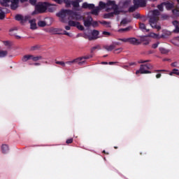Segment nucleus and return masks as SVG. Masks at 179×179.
Wrapping results in <instances>:
<instances>
[{"instance_id": "de8ad7c7", "label": "nucleus", "mask_w": 179, "mask_h": 179, "mask_svg": "<svg viewBox=\"0 0 179 179\" xmlns=\"http://www.w3.org/2000/svg\"><path fill=\"white\" fill-rule=\"evenodd\" d=\"M134 10H135V8H131L129 9V11H130V12H134Z\"/></svg>"}, {"instance_id": "603ef678", "label": "nucleus", "mask_w": 179, "mask_h": 179, "mask_svg": "<svg viewBox=\"0 0 179 179\" xmlns=\"http://www.w3.org/2000/svg\"><path fill=\"white\" fill-rule=\"evenodd\" d=\"M93 26H97V22H93Z\"/></svg>"}, {"instance_id": "4d7b16f0", "label": "nucleus", "mask_w": 179, "mask_h": 179, "mask_svg": "<svg viewBox=\"0 0 179 179\" xmlns=\"http://www.w3.org/2000/svg\"><path fill=\"white\" fill-rule=\"evenodd\" d=\"M172 66H176V64L175 63L172 64Z\"/></svg>"}, {"instance_id": "09e8293b", "label": "nucleus", "mask_w": 179, "mask_h": 179, "mask_svg": "<svg viewBox=\"0 0 179 179\" xmlns=\"http://www.w3.org/2000/svg\"><path fill=\"white\" fill-rule=\"evenodd\" d=\"M177 12H178L177 10H174L173 11V13H175V15H178V13H177Z\"/></svg>"}, {"instance_id": "423d86ee", "label": "nucleus", "mask_w": 179, "mask_h": 179, "mask_svg": "<svg viewBox=\"0 0 179 179\" xmlns=\"http://www.w3.org/2000/svg\"><path fill=\"white\" fill-rule=\"evenodd\" d=\"M99 37V31H86L85 38L88 40H94Z\"/></svg>"}, {"instance_id": "7c9ffc66", "label": "nucleus", "mask_w": 179, "mask_h": 179, "mask_svg": "<svg viewBox=\"0 0 179 179\" xmlns=\"http://www.w3.org/2000/svg\"><path fill=\"white\" fill-rule=\"evenodd\" d=\"M119 40H120V41H122L123 43H129V38H120Z\"/></svg>"}, {"instance_id": "39448f33", "label": "nucleus", "mask_w": 179, "mask_h": 179, "mask_svg": "<svg viewBox=\"0 0 179 179\" xmlns=\"http://www.w3.org/2000/svg\"><path fill=\"white\" fill-rule=\"evenodd\" d=\"M3 6H10L11 9H16L19 6V0H1Z\"/></svg>"}, {"instance_id": "a211bd4d", "label": "nucleus", "mask_w": 179, "mask_h": 179, "mask_svg": "<svg viewBox=\"0 0 179 179\" xmlns=\"http://www.w3.org/2000/svg\"><path fill=\"white\" fill-rule=\"evenodd\" d=\"M148 37H151L152 38H160V34H155V32H150L148 34Z\"/></svg>"}, {"instance_id": "aec40b11", "label": "nucleus", "mask_w": 179, "mask_h": 179, "mask_svg": "<svg viewBox=\"0 0 179 179\" xmlns=\"http://www.w3.org/2000/svg\"><path fill=\"white\" fill-rule=\"evenodd\" d=\"M50 33H52L53 34H55L57 33H59V31H61V29H58V28H50L49 29Z\"/></svg>"}, {"instance_id": "cd10ccee", "label": "nucleus", "mask_w": 179, "mask_h": 179, "mask_svg": "<svg viewBox=\"0 0 179 179\" xmlns=\"http://www.w3.org/2000/svg\"><path fill=\"white\" fill-rule=\"evenodd\" d=\"M159 50L162 54H167V52H169V50L166 49L165 48H160Z\"/></svg>"}, {"instance_id": "1a4fd4ad", "label": "nucleus", "mask_w": 179, "mask_h": 179, "mask_svg": "<svg viewBox=\"0 0 179 179\" xmlns=\"http://www.w3.org/2000/svg\"><path fill=\"white\" fill-rule=\"evenodd\" d=\"M69 19H72V20H70L69 21V26H71L72 27H77V29H78L79 30H83V26H82L80 23L76 21H73V20H76V19H73V18H69Z\"/></svg>"}, {"instance_id": "bb28decb", "label": "nucleus", "mask_w": 179, "mask_h": 179, "mask_svg": "<svg viewBox=\"0 0 179 179\" xmlns=\"http://www.w3.org/2000/svg\"><path fill=\"white\" fill-rule=\"evenodd\" d=\"M8 55V52L5 50L0 51V57H6Z\"/></svg>"}, {"instance_id": "b1692460", "label": "nucleus", "mask_w": 179, "mask_h": 179, "mask_svg": "<svg viewBox=\"0 0 179 179\" xmlns=\"http://www.w3.org/2000/svg\"><path fill=\"white\" fill-rule=\"evenodd\" d=\"M55 64L57 65H60L61 66H63V68H65L66 66V64L64 62H59V61H56Z\"/></svg>"}, {"instance_id": "412c9836", "label": "nucleus", "mask_w": 179, "mask_h": 179, "mask_svg": "<svg viewBox=\"0 0 179 179\" xmlns=\"http://www.w3.org/2000/svg\"><path fill=\"white\" fill-rule=\"evenodd\" d=\"M1 150L3 153H6L9 150V147L8 146V145H3L1 146Z\"/></svg>"}, {"instance_id": "a18cd8bd", "label": "nucleus", "mask_w": 179, "mask_h": 179, "mask_svg": "<svg viewBox=\"0 0 179 179\" xmlns=\"http://www.w3.org/2000/svg\"><path fill=\"white\" fill-rule=\"evenodd\" d=\"M65 29H66V30H71V27L70 26H66Z\"/></svg>"}, {"instance_id": "f3484780", "label": "nucleus", "mask_w": 179, "mask_h": 179, "mask_svg": "<svg viewBox=\"0 0 179 179\" xmlns=\"http://www.w3.org/2000/svg\"><path fill=\"white\" fill-rule=\"evenodd\" d=\"M82 8L84 9H93L94 8V4H89L87 3H83Z\"/></svg>"}, {"instance_id": "20e7f679", "label": "nucleus", "mask_w": 179, "mask_h": 179, "mask_svg": "<svg viewBox=\"0 0 179 179\" xmlns=\"http://www.w3.org/2000/svg\"><path fill=\"white\" fill-rule=\"evenodd\" d=\"M55 8V6L51 5L47 2L38 3V5L36 6V10H38V12H40L41 13H43V12H45L47 9H48L50 12H52Z\"/></svg>"}, {"instance_id": "49530a36", "label": "nucleus", "mask_w": 179, "mask_h": 179, "mask_svg": "<svg viewBox=\"0 0 179 179\" xmlns=\"http://www.w3.org/2000/svg\"><path fill=\"white\" fill-rule=\"evenodd\" d=\"M161 77H162V74H157V75L156 76L157 79H159V78H160Z\"/></svg>"}, {"instance_id": "c85d7f7f", "label": "nucleus", "mask_w": 179, "mask_h": 179, "mask_svg": "<svg viewBox=\"0 0 179 179\" xmlns=\"http://www.w3.org/2000/svg\"><path fill=\"white\" fill-rule=\"evenodd\" d=\"M101 24H103V26H105L106 27H111V24L110 22L103 21L101 22Z\"/></svg>"}, {"instance_id": "f8f14e48", "label": "nucleus", "mask_w": 179, "mask_h": 179, "mask_svg": "<svg viewBox=\"0 0 179 179\" xmlns=\"http://www.w3.org/2000/svg\"><path fill=\"white\" fill-rule=\"evenodd\" d=\"M146 69H149V66H148V65H141L140 70H138L136 72V74L138 75V73H150V72Z\"/></svg>"}, {"instance_id": "ea45409f", "label": "nucleus", "mask_w": 179, "mask_h": 179, "mask_svg": "<svg viewBox=\"0 0 179 179\" xmlns=\"http://www.w3.org/2000/svg\"><path fill=\"white\" fill-rule=\"evenodd\" d=\"M127 23H128V20H123L121 22V24H127Z\"/></svg>"}, {"instance_id": "79ce46f5", "label": "nucleus", "mask_w": 179, "mask_h": 179, "mask_svg": "<svg viewBox=\"0 0 179 179\" xmlns=\"http://www.w3.org/2000/svg\"><path fill=\"white\" fill-rule=\"evenodd\" d=\"M72 142H73V139H72V138H70L66 141V143H72Z\"/></svg>"}, {"instance_id": "4c0bfd02", "label": "nucleus", "mask_w": 179, "mask_h": 179, "mask_svg": "<svg viewBox=\"0 0 179 179\" xmlns=\"http://www.w3.org/2000/svg\"><path fill=\"white\" fill-rule=\"evenodd\" d=\"M103 34H104L105 36H111V34H110V32H108V31H103Z\"/></svg>"}, {"instance_id": "72a5a7b5", "label": "nucleus", "mask_w": 179, "mask_h": 179, "mask_svg": "<svg viewBox=\"0 0 179 179\" xmlns=\"http://www.w3.org/2000/svg\"><path fill=\"white\" fill-rule=\"evenodd\" d=\"M173 70L174 75H178V76H179V70L177 69H174Z\"/></svg>"}, {"instance_id": "052dcab7", "label": "nucleus", "mask_w": 179, "mask_h": 179, "mask_svg": "<svg viewBox=\"0 0 179 179\" xmlns=\"http://www.w3.org/2000/svg\"><path fill=\"white\" fill-rule=\"evenodd\" d=\"M89 36H92V34H89Z\"/></svg>"}, {"instance_id": "c756f323", "label": "nucleus", "mask_w": 179, "mask_h": 179, "mask_svg": "<svg viewBox=\"0 0 179 179\" xmlns=\"http://www.w3.org/2000/svg\"><path fill=\"white\" fill-rule=\"evenodd\" d=\"M17 31V28H13L10 29V34L11 36H13L15 34V32Z\"/></svg>"}, {"instance_id": "f704fd0d", "label": "nucleus", "mask_w": 179, "mask_h": 179, "mask_svg": "<svg viewBox=\"0 0 179 179\" xmlns=\"http://www.w3.org/2000/svg\"><path fill=\"white\" fill-rule=\"evenodd\" d=\"M61 34H65L66 36H69V37H71V34L66 32V31H63L62 33H61Z\"/></svg>"}, {"instance_id": "4468645a", "label": "nucleus", "mask_w": 179, "mask_h": 179, "mask_svg": "<svg viewBox=\"0 0 179 179\" xmlns=\"http://www.w3.org/2000/svg\"><path fill=\"white\" fill-rule=\"evenodd\" d=\"M163 6H166V9H171V8L173 7V4L170 3H163L161 5L158 6V9H159V10H163Z\"/></svg>"}, {"instance_id": "5701e85b", "label": "nucleus", "mask_w": 179, "mask_h": 179, "mask_svg": "<svg viewBox=\"0 0 179 179\" xmlns=\"http://www.w3.org/2000/svg\"><path fill=\"white\" fill-rule=\"evenodd\" d=\"M140 29L143 30V31H149V29H146V25L145 24H140Z\"/></svg>"}, {"instance_id": "f257e3e1", "label": "nucleus", "mask_w": 179, "mask_h": 179, "mask_svg": "<svg viewBox=\"0 0 179 179\" xmlns=\"http://www.w3.org/2000/svg\"><path fill=\"white\" fill-rule=\"evenodd\" d=\"M99 8L101 9H106L107 11L111 9L112 12L110 14V16H114V15H119L120 10H118V7L115 5L114 1H108L107 3H105L103 1H100L99 4Z\"/></svg>"}, {"instance_id": "473e14b6", "label": "nucleus", "mask_w": 179, "mask_h": 179, "mask_svg": "<svg viewBox=\"0 0 179 179\" xmlns=\"http://www.w3.org/2000/svg\"><path fill=\"white\" fill-rule=\"evenodd\" d=\"M3 43L4 45H6V47L10 46V42H9L8 41H3Z\"/></svg>"}, {"instance_id": "c9c22d12", "label": "nucleus", "mask_w": 179, "mask_h": 179, "mask_svg": "<svg viewBox=\"0 0 179 179\" xmlns=\"http://www.w3.org/2000/svg\"><path fill=\"white\" fill-rule=\"evenodd\" d=\"M37 2V0H29V3L31 5H36V3Z\"/></svg>"}, {"instance_id": "8fccbe9b", "label": "nucleus", "mask_w": 179, "mask_h": 179, "mask_svg": "<svg viewBox=\"0 0 179 179\" xmlns=\"http://www.w3.org/2000/svg\"><path fill=\"white\" fill-rule=\"evenodd\" d=\"M34 65H35V66H40V63H35Z\"/></svg>"}, {"instance_id": "dca6fc26", "label": "nucleus", "mask_w": 179, "mask_h": 179, "mask_svg": "<svg viewBox=\"0 0 179 179\" xmlns=\"http://www.w3.org/2000/svg\"><path fill=\"white\" fill-rule=\"evenodd\" d=\"M89 57H79L76 59H78V62H76V64H78V65H83L85 62H86V59H88Z\"/></svg>"}, {"instance_id": "e433bc0d", "label": "nucleus", "mask_w": 179, "mask_h": 179, "mask_svg": "<svg viewBox=\"0 0 179 179\" xmlns=\"http://www.w3.org/2000/svg\"><path fill=\"white\" fill-rule=\"evenodd\" d=\"M5 17V13H0V19H3Z\"/></svg>"}, {"instance_id": "2eb2a0df", "label": "nucleus", "mask_w": 179, "mask_h": 179, "mask_svg": "<svg viewBox=\"0 0 179 179\" xmlns=\"http://www.w3.org/2000/svg\"><path fill=\"white\" fill-rule=\"evenodd\" d=\"M29 24L31 30L37 29V23H36L35 19L29 20Z\"/></svg>"}, {"instance_id": "a878e982", "label": "nucleus", "mask_w": 179, "mask_h": 179, "mask_svg": "<svg viewBox=\"0 0 179 179\" xmlns=\"http://www.w3.org/2000/svg\"><path fill=\"white\" fill-rule=\"evenodd\" d=\"M79 60L78 59H74L73 61H69V62H66L65 64L66 65H72V64H76V62H78Z\"/></svg>"}, {"instance_id": "37998d69", "label": "nucleus", "mask_w": 179, "mask_h": 179, "mask_svg": "<svg viewBox=\"0 0 179 179\" xmlns=\"http://www.w3.org/2000/svg\"><path fill=\"white\" fill-rule=\"evenodd\" d=\"M129 30V28H125V29L119 30V31H128Z\"/></svg>"}, {"instance_id": "9d476101", "label": "nucleus", "mask_w": 179, "mask_h": 179, "mask_svg": "<svg viewBox=\"0 0 179 179\" xmlns=\"http://www.w3.org/2000/svg\"><path fill=\"white\" fill-rule=\"evenodd\" d=\"M83 0H76V1H71L70 0H64V3L67 8H69L71 5H73V8H79V2H82Z\"/></svg>"}, {"instance_id": "7ed1b4c3", "label": "nucleus", "mask_w": 179, "mask_h": 179, "mask_svg": "<svg viewBox=\"0 0 179 179\" xmlns=\"http://www.w3.org/2000/svg\"><path fill=\"white\" fill-rule=\"evenodd\" d=\"M159 15L160 13L157 10H155L152 12V16L150 20V24L152 29H156L157 30H160L162 27L160 25L157 24V20H159Z\"/></svg>"}, {"instance_id": "393cba45", "label": "nucleus", "mask_w": 179, "mask_h": 179, "mask_svg": "<svg viewBox=\"0 0 179 179\" xmlns=\"http://www.w3.org/2000/svg\"><path fill=\"white\" fill-rule=\"evenodd\" d=\"M99 12H100V8L96 7L92 11V15H99Z\"/></svg>"}, {"instance_id": "680f3d73", "label": "nucleus", "mask_w": 179, "mask_h": 179, "mask_svg": "<svg viewBox=\"0 0 179 179\" xmlns=\"http://www.w3.org/2000/svg\"><path fill=\"white\" fill-rule=\"evenodd\" d=\"M35 13H35V12H34V13H33V15H34Z\"/></svg>"}, {"instance_id": "2f4dec72", "label": "nucleus", "mask_w": 179, "mask_h": 179, "mask_svg": "<svg viewBox=\"0 0 179 179\" xmlns=\"http://www.w3.org/2000/svg\"><path fill=\"white\" fill-rule=\"evenodd\" d=\"M173 44H175V45H178L179 46V38L173 40Z\"/></svg>"}, {"instance_id": "6e6552de", "label": "nucleus", "mask_w": 179, "mask_h": 179, "mask_svg": "<svg viewBox=\"0 0 179 179\" xmlns=\"http://www.w3.org/2000/svg\"><path fill=\"white\" fill-rule=\"evenodd\" d=\"M30 59L36 62V61H38V60L41 59V56H34L33 55H25L22 58V61L23 62H27V61H30Z\"/></svg>"}, {"instance_id": "58836bf2", "label": "nucleus", "mask_w": 179, "mask_h": 179, "mask_svg": "<svg viewBox=\"0 0 179 179\" xmlns=\"http://www.w3.org/2000/svg\"><path fill=\"white\" fill-rule=\"evenodd\" d=\"M107 50H108V51H111V50H114V47L113 45H110L107 48Z\"/></svg>"}, {"instance_id": "6e6d98bb", "label": "nucleus", "mask_w": 179, "mask_h": 179, "mask_svg": "<svg viewBox=\"0 0 179 179\" xmlns=\"http://www.w3.org/2000/svg\"><path fill=\"white\" fill-rule=\"evenodd\" d=\"M117 50H119V51H122V48H120V49H117Z\"/></svg>"}, {"instance_id": "bf43d9fd", "label": "nucleus", "mask_w": 179, "mask_h": 179, "mask_svg": "<svg viewBox=\"0 0 179 179\" xmlns=\"http://www.w3.org/2000/svg\"><path fill=\"white\" fill-rule=\"evenodd\" d=\"M109 64H110V65H112L113 62H110Z\"/></svg>"}, {"instance_id": "ddd939ff", "label": "nucleus", "mask_w": 179, "mask_h": 179, "mask_svg": "<svg viewBox=\"0 0 179 179\" xmlns=\"http://www.w3.org/2000/svg\"><path fill=\"white\" fill-rule=\"evenodd\" d=\"M30 19V16L26 15V16H22L21 15H17L15 16V20H20L21 22H26V20H29Z\"/></svg>"}, {"instance_id": "c03bdc74", "label": "nucleus", "mask_w": 179, "mask_h": 179, "mask_svg": "<svg viewBox=\"0 0 179 179\" xmlns=\"http://www.w3.org/2000/svg\"><path fill=\"white\" fill-rule=\"evenodd\" d=\"M55 2H57V3H62V0H55Z\"/></svg>"}, {"instance_id": "864d4df0", "label": "nucleus", "mask_w": 179, "mask_h": 179, "mask_svg": "<svg viewBox=\"0 0 179 179\" xmlns=\"http://www.w3.org/2000/svg\"><path fill=\"white\" fill-rule=\"evenodd\" d=\"M139 6H145V3H143V4H139Z\"/></svg>"}, {"instance_id": "13d9d810", "label": "nucleus", "mask_w": 179, "mask_h": 179, "mask_svg": "<svg viewBox=\"0 0 179 179\" xmlns=\"http://www.w3.org/2000/svg\"><path fill=\"white\" fill-rule=\"evenodd\" d=\"M16 38H20V36H16Z\"/></svg>"}, {"instance_id": "3c124183", "label": "nucleus", "mask_w": 179, "mask_h": 179, "mask_svg": "<svg viewBox=\"0 0 179 179\" xmlns=\"http://www.w3.org/2000/svg\"><path fill=\"white\" fill-rule=\"evenodd\" d=\"M169 75H170V76H173V75H174L173 70L172 71V72H171V73H169Z\"/></svg>"}, {"instance_id": "5fc2aeb1", "label": "nucleus", "mask_w": 179, "mask_h": 179, "mask_svg": "<svg viewBox=\"0 0 179 179\" xmlns=\"http://www.w3.org/2000/svg\"><path fill=\"white\" fill-rule=\"evenodd\" d=\"M27 0H20L21 2H27Z\"/></svg>"}, {"instance_id": "0eeeda50", "label": "nucleus", "mask_w": 179, "mask_h": 179, "mask_svg": "<svg viewBox=\"0 0 179 179\" xmlns=\"http://www.w3.org/2000/svg\"><path fill=\"white\" fill-rule=\"evenodd\" d=\"M146 39V38H143L142 40H139V39H136V38H129V44H132L133 45H139V44H141V43H144V44H149V41H147L145 42V40Z\"/></svg>"}, {"instance_id": "f03ea898", "label": "nucleus", "mask_w": 179, "mask_h": 179, "mask_svg": "<svg viewBox=\"0 0 179 179\" xmlns=\"http://www.w3.org/2000/svg\"><path fill=\"white\" fill-rule=\"evenodd\" d=\"M57 16L60 17V19H64V17H66V16L69 17V19H76V20H80L82 19V16L76 13H73L69 10H62L58 14Z\"/></svg>"}, {"instance_id": "a19ab883", "label": "nucleus", "mask_w": 179, "mask_h": 179, "mask_svg": "<svg viewBox=\"0 0 179 179\" xmlns=\"http://www.w3.org/2000/svg\"><path fill=\"white\" fill-rule=\"evenodd\" d=\"M157 47H159V43H156L152 45L153 48H156Z\"/></svg>"}, {"instance_id": "4be33fe9", "label": "nucleus", "mask_w": 179, "mask_h": 179, "mask_svg": "<svg viewBox=\"0 0 179 179\" xmlns=\"http://www.w3.org/2000/svg\"><path fill=\"white\" fill-rule=\"evenodd\" d=\"M38 26L39 27H45V26H47V23L45 21L41 20L38 22Z\"/></svg>"}, {"instance_id": "9b49d317", "label": "nucleus", "mask_w": 179, "mask_h": 179, "mask_svg": "<svg viewBox=\"0 0 179 179\" xmlns=\"http://www.w3.org/2000/svg\"><path fill=\"white\" fill-rule=\"evenodd\" d=\"M92 17L88 16V14L84 15V26L89 27L92 24Z\"/></svg>"}, {"instance_id": "6ab92c4d", "label": "nucleus", "mask_w": 179, "mask_h": 179, "mask_svg": "<svg viewBox=\"0 0 179 179\" xmlns=\"http://www.w3.org/2000/svg\"><path fill=\"white\" fill-rule=\"evenodd\" d=\"M173 26H175L174 32L179 33V23L177 21L173 22Z\"/></svg>"}, {"instance_id": "e2e57ef3", "label": "nucleus", "mask_w": 179, "mask_h": 179, "mask_svg": "<svg viewBox=\"0 0 179 179\" xmlns=\"http://www.w3.org/2000/svg\"><path fill=\"white\" fill-rule=\"evenodd\" d=\"M177 1H178V3H179V0H177Z\"/></svg>"}]
</instances>
